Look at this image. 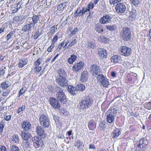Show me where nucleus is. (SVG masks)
<instances>
[{
  "mask_svg": "<svg viewBox=\"0 0 151 151\" xmlns=\"http://www.w3.org/2000/svg\"><path fill=\"white\" fill-rule=\"evenodd\" d=\"M59 76L56 77V81L59 86L63 88L68 85V81L66 79L67 74L64 70L60 69L58 71Z\"/></svg>",
  "mask_w": 151,
  "mask_h": 151,
  "instance_id": "1",
  "label": "nucleus"
},
{
  "mask_svg": "<svg viewBox=\"0 0 151 151\" xmlns=\"http://www.w3.org/2000/svg\"><path fill=\"white\" fill-rule=\"evenodd\" d=\"M56 93V98L61 103L64 104L66 102V98L65 93L63 92V88L57 86L55 88Z\"/></svg>",
  "mask_w": 151,
  "mask_h": 151,
  "instance_id": "2",
  "label": "nucleus"
},
{
  "mask_svg": "<svg viewBox=\"0 0 151 151\" xmlns=\"http://www.w3.org/2000/svg\"><path fill=\"white\" fill-rule=\"evenodd\" d=\"M93 103V101L89 96H85L79 103L80 109H84L89 108Z\"/></svg>",
  "mask_w": 151,
  "mask_h": 151,
  "instance_id": "3",
  "label": "nucleus"
},
{
  "mask_svg": "<svg viewBox=\"0 0 151 151\" xmlns=\"http://www.w3.org/2000/svg\"><path fill=\"white\" fill-rule=\"evenodd\" d=\"M120 35L123 40L126 41L130 40L132 36L129 29L126 27L123 28L122 30L120 33Z\"/></svg>",
  "mask_w": 151,
  "mask_h": 151,
  "instance_id": "4",
  "label": "nucleus"
},
{
  "mask_svg": "<svg viewBox=\"0 0 151 151\" xmlns=\"http://www.w3.org/2000/svg\"><path fill=\"white\" fill-rule=\"evenodd\" d=\"M39 119L41 125L44 128L46 129L49 126L50 122L47 116L42 114L40 116Z\"/></svg>",
  "mask_w": 151,
  "mask_h": 151,
  "instance_id": "5",
  "label": "nucleus"
},
{
  "mask_svg": "<svg viewBox=\"0 0 151 151\" xmlns=\"http://www.w3.org/2000/svg\"><path fill=\"white\" fill-rule=\"evenodd\" d=\"M109 111V114L106 115V120L107 122L111 124L114 121V116L117 113V111L114 108H111Z\"/></svg>",
  "mask_w": 151,
  "mask_h": 151,
  "instance_id": "6",
  "label": "nucleus"
},
{
  "mask_svg": "<svg viewBox=\"0 0 151 151\" xmlns=\"http://www.w3.org/2000/svg\"><path fill=\"white\" fill-rule=\"evenodd\" d=\"M98 81L99 83L101 86L107 88L109 85V82L108 79L105 78L103 74L100 75L97 78Z\"/></svg>",
  "mask_w": 151,
  "mask_h": 151,
  "instance_id": "7",
  "label": "nucleus"
},
{
  "mask_svg": "<svg viewBox=\"0 0 151 151\" xmlns=\"http://www.w3.org/2000/svg\"><path fill=\"white\" fill-rule=\"evenodd\" d=\"M90 72L93 76L102 74L99 66L96 64L92 65L90 67Z\"/></svg>",
  "mask_w": 151,
  "mask_h": 151,
  "instance_id": "8",
  "label": "nucleus"
},
{
  "mask_svg": "<svg viewBox=\"0 0 151 151\" xmlns=\"http://www.w3.org/2000/svg\"><path fill=\"white\" fill-rule=\"evenodd\" d=\"M32 141L34 143V146L35 147H42L43 145V140L41 137L35 136L32 138Z\"/></svg>",
  "mask_w": 151,
  "mask_h": 151,
  "instance_id": "9",
  "label": "nucleus"
},
{
  "mask_svg": "<svg viewBox=\"0 0 151 151\" xmlns=\"http://www.w3.org/2000/svg\"><path fill=\"white\" fill-rule=\"evenodd\" d=\"M49 101L52 107L56 109H60L61 105L59 102L58 100L57 99L54 97H50Z\"/></svg>",
  "mask_w": 151,
  "mask_h": 151,
  "instance_id": "10",
  "label": "nucleus"
},
{
  "mask_svg": "<svg viewBox=\"0 0 151 151\" xmlns=\"http://www.w3.org/2000/svg\"><path fill=\"white\" fill-rule=\"evenodd\" d=\"M120 50L121 55L125 56H128L131 53V49L125 46H122Z\"/></svg>",
  "mask_w": 151,
  "mask_h": 151,
  "instance_id": "11",
  "label": "nucleus"
},
{
  "mask_svg": "<svg viewBox=\"0 0 151 151\" xmlns=\"http://www.w3.org/2000/svg\"><path fill=\"white\" fill-rule=\"evenodd\" d=\"M84 63L83 62L80 61L79 63H76L72 67V70L76 72H79L84 66Z\"/></svg>",
  "mask_w": 151,
  "mask_h": 151,
  "instance_id": "12",
  "label": "nucleus"
},
{
  "mask_svg": "<svg viewBox=\"0 0 151 151\" xmlns=\"http://www.w3.org/2000/svg\"><path fill=\"white\" fill-rule=\"evenodd\" d=\"M144 140H141L138 142L137 145V146L136 148L137 150L138 151H144L146 148V146L147 145L144 144Z\"/></svg>",
  "mask_w": 151,
  "mask_h": 151,
  "instance_id": "13",
  "label": "nucleus"
},
{
  "mask_svg": "<svg viewBox=\"0 0 151 151\" xmlns=\"http://www.w3.org/2000/svg\"><path fill=\"white\" fill-rule=\"evenodd\" d=\"M98 54L101 59H106L107 57L106 51L103 48H99L98 49Z\"/></svg>",
  "mask_w": 151,
  "mask_h": 151,
  "instance_id": "14",
  "label": "nucleus"
},
{
  "mask_svg": "<svg viewBox=\"0 0 151 151\" xmlns=\"http://www.w3.org/2000/svg\"><path fill=\"white\" fill-rule=\"evenodd\" d=\"M36 132L38 135L41 136L42 138L45 137V135L44 129L41 126H38L36 127Z\"/></svg>",
  "mask_w": 151,
  "mask_h": 151,
  "instance_id": "15",
  "label": "nucleus"
},
{
  "mask_svg": "<svg viewBox=\"0 0 151 151\" xmlns=\"http://www.w3.org/2000/svg\"><path fill=\"white\" fill-rule=\"evenodd\" d=\"M21 125L22 128L26 131H29L31 129V125L28 121H23L22 122Z\"/></svg>",
  "mask_w": 151,
  "mask_h": 151,
  "instance_id": "16",
  "label": "nucleus"
},
{
  "mask_svg": "<svg viewBox=\"0 0 151 151\" xmlns=\"http://www.w3.org/2000/svg\"><path fill=\"white\" fill-rule=\"evenodd\" d=\"M111 17L107 15L101 18L100 22L102 24L109 22L111 21Z\"/></svg>",
  "mask_w": 151,
  "mask_h": 151,
  "instance_id": "17",
  "label": "nucleus"
},
{
  "mask_svg": "<svg viewBox=\"0 0 151 151\" xmlns=\"http://www.w3.org/2000/svg\"><path fill=\"white\" fill-rule=\"evenodd\" d=\"M21 135L22 138L24 140H26V142L29 138H30L32 137V136L30 133L28 132H25L24 131H22Z\"/></svg>",
  "mask_w": 151,
  "mask_h": 151,
  "instance_id": "18",
  "label": "nucleus"
},
{
  "mask_svg": "<svg viewBox=\"0 0 151 151\" xmlns=\"http://www.w3.org/2000/svg\"><path fill=\"white\" fill-rule=\"evenodd\" d=\"M88 12L90 13L89 15L91 16L90 10H76L75 14V17L78 16L79 15L80 16H82L84 13H86Z\"/></svg>",
  "mask_w": 151,
  "mask_h": 151,
  "instance_id": "19",
  "label": "nucleus"
},
{
  "mask_svg": "<svg viewBox=\"0 0 151 151\" xmlns=\"http://www.w3.org/2000/svg\"><path fill=\"white\" fill-rule=\"evenodd\" d=\"M88 75L86 71H83L81 75L80 80L82 82L86 81L88 79Z\"/></svg>",
  "mask_w": 151,
  "mask_h": 151,
  "instance_id": "20",
  "label": "nucleus"
},
{
  "mask_svg": "<svg viewBox=\"0 0 151 151\" xmlns=\"http://www.w3.org/2000/svg\"><path fill=\"white\" fill-rule=\"evenodd\" d=\"M96 44L92 41H88L86 44V47L88 49H94L95 48Z\"/></svg>",
  "mask_w": 151,
  "mask_h": 151,
  "instance_id": "21",
  "label": "nucleus"
},
{
  "mask_svg": "<svg viewBox=\"0 0 151 151\" xmlns=\"http://www.w3.org/2000/svg\"><path fill=\"white\" fill-rule=\"evenodd\" d=\"M34 26L32 24V23L27 24L25 25L22 29V31L24 32L30 30V29Z\"/></svg>",
  "mask_w": 151,
  "mask_h": 151,
  "instance_id": "22",
  "label": "nucleus"
},
{
  "mask_svg": "<svg viewBox=\"0 0 151 151\" xmlns=\"http://www.w3.org/2000/svg\"><path fill=\"white\" fill-rule=\"evenodd\" d=\"M68 88V91L70 94L73 95H74L76 94V87L72 86H69Z\"/></svg>",
  "mask_w": 151,
  "mask_h": 151,
  "instance_id": "23",
  "label": "nucleus"
},
{
  "mask_svg": "<svg viewBox=\"0 0 151 151\" xmlns=\"http://www.w3.org/2000/svg\"><path fill=\"white\" fill-rule=\"evenodd\" d=\"M121 133V132L120 130L118 129H116L113 132V137L114 139H116L117 137L120 135Z\"/></svg>",
  "mask_w": 151,
  "mask_h": 151,
  "instance_id": "24",
  "label": "nucleus"
},
{
  "mask_svg": "<svg viewBox=\"0 0 151 151\" xmlns=\"http://www.w3.org/2000/svg\"><path fill=\"white\" fill-rule=\"evenodd\" d=\"M77 56L74 55H72L68 60V62L70 64H72L76 59Z\"/></svg>",
  "mask_w": 151,
  "mask_h": 151,
  "instance_id": "25",
  "label": "nucleus"
},
{
  "mask_svg": "<svg viewBox=\"0 0 151 151\" xmlns=\"http://www.w3.org/2000/svg\"><path fill=\"white\" fill-rule=\"evenodd\" d=\"M88 127L90 130H93L94 129L96 128L95 122L91 120L90 121L88 124Z\"/></svg>",
  "mask_w": 151,
  "mask_h": 151,
  "instance_id": "26",
  "label": "nucleus"
},
{
  "mask_svg": "<svg viewBox=\"0 0 151 151\" xmlns=\"http://www.w3.org/2000/svg\"><path fill=\"white\" fill-rule=\"evenodd\" d=\"M115 9H125L126 7L124 4L119 3L116 5Z\"/></svg>",
  "mask_w": 151,
  "mask_h": 151,
  "instance_id": "27",
  "label": "nucleus"
},
{
  "mask_svg": "<svg viewBox=\"0 0 151 151\" xmlns=\"http://www.w3.org/2000/svg\"><path fill=\"white\" fill-rule=\"evenodd\" d=\"M106 27L107 30L109 31L114 30L116 29V27L115 25H107Z\"/></svg>",
  "mask_w": 151,
  "mask_h": 151,
  "instance_id": "28",
  "label": "nucleus"
},
{
  "mask_svg": "<svg viewBox=\"0 0 151 151\" xmlns=\"http://www.w3.org/2000/svg\"><path fill=\"white\" fill-rule=\"evenodd\" d=\"M27 63L26 60L25 59H22L20 60L18 64V66L21 68H22L24 65Z\"/></svg>",
  "mask_w": 151,
  "mask_h": 151,
  "instance_id": "29",
  "label": "nucleus"
},
{
  "mask_svg": "<svg viewBox=\"0 0 151 151\" xmlns=\"http://www.w3.org/2000/svg\"><path fill=\"white\" fill-rule=\"evenodd\" d=\"M66 3L65 2L60 4L58 6L57 9H67L66 6Z\"/></svg>",
  "mask_w": 151,
  "mask_h": 151,
  "instance_id": "30",
  "label": "nucleus"
},
{
  "mask_svg": "<svg viewBox=\"0 0 151 151\" xmlns=\"http://www.w3.org/2000/svg\"><path fill=\"white\" fill-rule=\"evenodd\" d=\"M111 61L114 63H118L119 60V57L117 55H115L113 56L111 58Z\"/></svg>",
  "mask_w": 151,
  "mask_h": 151,
  "instance_id": "31",
  "label": "nucleus"
},
{
  "mask_svg": "<svg viewBox=\"0 0 151 151\" xmlns=\"http://www.w3.org/2000/svg\"><path fill=\"white\" fill-rule=\"evenodd\" d=\"M22 17L16 16L13 18V22L15 24H17L19 21H22Z\"/></svg>",
  "mask_w": 151,
  "mask_h": 151,
  "instance_id": "32",
  "label": "nucleus"
},
{
  "mask_svg": "<svg viewBox=\"0 0 151 151\" xmlns=\"http://www.w3.org/2000/svg\"><path fill=\"white\" fill-rule=\"evenodd\" d=\"M39 19V17L37 15L34 16L32 18V20L33 22V23L32 24L34 26L35 24L37 23V21Z\"/></svg>",
  "mask_w": 151,
  "mask_h": 151,
  "instance_id": "33",
  "label": "nucleus"
},
{
  "mask_svg": "<svg viewBox=\"0 0 151 151\" xmlns=\"http://www.w3.org/2000/svg\"><path fill=\"white\" fill-rule=\"evenodd\" d=\"M76 87L78 90L81 91H83L85 89V86L81 84H77Z\"/></svg>",
  "mask_w": 151,
  "mask_h": 151,
  "instance_id": "34",
  "label": "nucleus"
},
{
  "mask_svg": "<svg viewBox=\"0 0 151 151\" xmlns=\"http://www.w3.org/2000/svg\"><path fill=\"white\" fill-rule=\"evenodd\" d=\"M8 83V82L7 81H6L3 82L1 83V86L4 90L6 89L9 87Z\"/></svg>",
  "mask_w": 151,
  "mask_h": 151,
  "instance_id": "35",
  "label": "nucleus"
},
{
  "mask_svg": "<svg viewBox=\"0 0 151 151\" xmlns=\"http://www.w3.org/2000/svg\"><path fill=\"white\" fill-rule=\"evenodd\" d=\"M75 146L79 148H81L83 147V145H82V143L79 140H77L75 144Z\"/></svg>",
  "mask_w": 151,
  "mask_h": 151,
  "instance_id": "36",
  "label": "nucleus"
},
{
  "mask_svg": "<svg viewBox=\"0 0 151 151\" xmlns=\"http://www.w3.org/2000/svg\"><path fill=\"white\" fill-rule=\"evenodd\" d=\"M99 128L102 130H103L106 127L105 122L103 121H101L99 124Z\"/></svg>",
  "mask_w": 151,
  "mask_h": 151,
  "instance_id": "37",
  "label": "nucleus"
},
{
  "mask_svg": "<svg viewBox=\"0 0 151 151\" xmlns=\"http://www.w3.org/2000/svg\"><path fill=\"white\" fill-rule=\"evenodd\" d=\"M14 33V32L11 31L6 36V40L7 41H8L10 39Z\"/></svg>",
  "mask_w": 151,
  "mask_h": 151,
  "instance_id": "38",
  "label": "nucleus"
},
{
  "mask_svg": "<svg viewBox=\"0 0 151 151\" xmlns=\"http://www.w3.org/2000/svg\"><path fill=\"white\" fill-rule=\"evenodd\" d=\"M50 32L51 34H53L57 30V27H55V26L54 25L51 27L50 29Z\"/></svg>",
  "mask_w": 151,
  "mask_h": 151,
  "instance_id": "39",
  "label": "nucleus"
},
{
  "mask_svg": "<svg viewBox=\"0 0 151 151\" xmlns=\"http://www.w3.org/2000/svg\"><path fill=\"white\" fill-rule=\"evenodd\" d=\"M19 140V138L18 135L15 134L14 135L13 137V139L12 140L15 143L17 142Z\"/></svg>",
  "mask_w": 151,
  "mask_h": 151,
  "instance_id": "40",
  "label": "nucleus"
},
{
  "mask_svg": "<svg viewBox=\"0 0 151 151\" xmlns=\"http://www.w3.org/2000/svg\"><path fill=\"white\" fill-rule=\"evenodd\" d=\"M42 61V59L40 58H39L35 62V64L36 66H38L41 63Z\"/></svg>",
  "mask_w": 151,
  "mask_h": 151,
  "instance_id": "41",
  "label": "nucleus"
},
{
  "mask_svg": "<svg viewBox=\"0 0 151 151\" xmlns=\"http://www.w3.org/2000/svg\"><path fill=\"white\" fill-rule=\"evenodd\" d=\"M11 151H19V149L18 147L15 145H12L11 147Z\"/></svg>",
  "mask_w": 151,
  "mask_h": 151,
  "instance_id": "42",
  "label": "nucleus"
},
{
  "mask_svg": "<svg viewBox=\"0 0 151 151\" xmlns=\"http://www.w3.org/2000/svg\"><path fill=\"white\" fill-rule=\"evenodd\" d=\"M58 33H56L55 35L54 36L52 40V44H53L54 45L55 43L56 42L58 39Z\"/></svg>",
  "mask_w": 151,
  "mask_h": 151,
  "instance_id": "43",
  "label": "nucleus"
},
{
  "mask_svg": "<svg viewBox=\"0 0 151 151\" xmlns=\"http://www.w3.org/2000/svg\"><path fill=\"white\" fill-rule=\"evenodd\" d=\"M26 90V88L25 87H23L21 88L19 92V96L18 97H19L20 95H21L24 93L25 92Z\"/></svg>",
  "mask_w": 151,
  "mask_h": 151,
  "instance_id": "44",
  "label": "nucleus"
},
{
  "mask_svg": "<svg viewBox=\"0 0 151 151\" xmlns=\"http://www.w3.org/2000/svg\"><path fill=\"white\" fill-rule=\"evenodd\" d=\"M130 1L132 4L136 6L140 3L139 0H130Z\"/></svg>",
  "mask_w": 151,
  "mask_h": 151,
  "instance_id": "45",
  "label": "nucleus"
},
{
  "mask_svg": "<svg viewBox=\"0 0 151 151\" xmlns=\"http://www.w3.org/2000/svg\"><path fill=\"white\" fill-rule=\"evenodd\" d=\"M77 40L76 39H74V40H73L69 44L67 47L69 48V47H71L73 46L76 43Z\"/></svg>",
  "mask_w": 151,
  "mask_h": 151,
  "instance_id": "46",
  "label": "nucleus"
},
{
  "mask_svg": "<svg viewBox=\"0 0 151 151\" xmlns=\"http://www.w3.org/2000/svg\"><path fill=\"white\" fill-rule=\"evenodd\" d=\"M53 117L55 123L57 124L58 122L59 117L58 116L54 114L53 115Z\"/></svg>",
  "mask_w": 151,
  "mask_h": 151,
  "instance_id": "47",
  "label": "nucleus"
},
{
  "mask_svg": "<svg viewBox=\"0 0 151 151\" xmlns=\"http://www.w3.org/2000/svg\"><path fill=\"white\" fill-rule=\"evenodd\" d=\"M96 30L99 33H100L103 31V30L101 26L96 27Z\"/></svg>",
  "mask_w": 151,
  "mask_h": 151,
  "instance_id": "48",
  "label": "nucleus"
},
{
  "mask_svg": "<svg viewBox=\"0 0 151 151\" xmlns=\"http://www.w3.org/2000/svg\"><path fill=\"white\" fill-rule=\"evenodd\" d=\"M109 1L111 4H114L120 2L121 0H109Z\"/></svg>",
  "mask_w": 151,
  "mask_h": 151,
  "instance_id": "49",
  "label": "nucleus"
},
{
  "mask_svg": "<svg viewBox=\"0 0 151 151\" xmlns=\"http://www.w3.org/2000/svg\"><path fill=\"white\" fill-rule=\"evenodd\" d=\"M4 123L3 122L0 123V132H2L3 131L4 127Z\"/></svg>",
  "mask_w": 151,
  "mask_h": 151,
  "instance_id": "50",
  "label": "nucleus"
},
{
  "mask_svg": "<svg viewBox=\"0 0 151 151\" xmlns=\"http://www.w3.org/2000/svg\"><path fill=\"white\" fill-rule=\"evenodd\" d=\"M54 45L52 43L51 45L48 48L47 50L48 52H51L52 49L54 47Z\"/></svg>",
  "mask_w": 151,
  "mask_h": 151,
  "instance_id": "51",
  "label": "nucleus"
},
{
  "mask_svg": "<svg viewBox=\"0 0 151 151\" xmlns=\"http://www.w3.org/2000/svg\"><path fill=\"white\" fill-rule=\"evenodd\" d=\"M11 118V116L10 115L6 116H4V119L5 120H6L7 121H9Z\"/></svg>",
  "mask_w": 151,
  "mask_h": 151,
  "instance_id": "52",
  "label": "nucleus"
},
{
  "mask_svg": "<svg viewBox=\"0 0 151 151\" xmlns=\"http://www.w3.org/2000/svg\"><path fill=\"white\" fill-rule=\"evenodd\" d=\"M125 10H115V11H114L115 13L118 14H122L124 13L125 12Z\"/></svg>",
  "mask_w": 151,
  "mask_h": 151,
  "instance_id": "53",
  "label": "nucleus"
},
{
  "mask_svg": "<svg viewBox=\"0 0 151 151\" xmlns=\"http://www.w3.org/2000/svg\"><path fill=\"white\" fill-rule=\"evenodd\" d=\"M78 31V29L76 27L71 32V34L73 35L75 34Z\"/></svg>",
  "mask_w": 151,
  "mask_h": 151,
  "instance_id": "54",
  "label": "nucleus"
},
{
  "mask_svg": "<svg viewBox=\"0 0 151 151\" xmlns=\"http://www.w3.org/2000/svg\"><path fill=\"white\" fill-rule=\"evenodd\" d=\"M35 70L36 72H39L41 70V68L40 66L37 67L36 66L35 68Z\"/></svg>",
  "mask_w": 151,
  "mask_h": 151,
  "instance_id": "55",
  "label": "nucleus"
},
{
  "mask_svg": "<svg viewBox=\"0 0 151 151\" xmlns=\"http://www.w3.org/2000/svg\"><path fill=\"white\" fill-rule=\"evenodd\" d=\"M132 10L131 11H129V12L130 14V15L131 17L132 18H135V15L133 13V12H132Z\"/></svg>",
  "mask_w": 151,
  "mask_h": 151,
  "instance_id": "56",
  "label": "nucleus"
},
{
  "mask_svg": "<svg viewBox=\"0 0 151 151\" xmlns=\"http://www.w3.org/2000/svg\"><path fill=\"white\" fill-rule=\"evenodd\" d=\"M94 7L93 3L91 2L88 4V8L89 9H92Z\"/></svg>",
  "mask_w": 151,
  "mask_h": 151,
  "instance_id": "57",
  "label": "nucleus"
},
{
  "mask_svg": "<svg viewBox=\"0 0 151 151\" xmlns=\"http://www.w3.org/2000/svg\"><path fill=\"white\" fill-rule=\"evenodd\" d=\"M96 148V147L95 146H94V145H93L92 144H90L89 145V150L91 149H94Z\"/></svg>",
  "mask_w": 151,
  "mask_h": 151,
  "instance_id": "58",
  "label": "nucleus"
},
{
  "mask_svg": "<svg viewBox=\"0 0 151 151\" xmlns=\"http://www.w3.org/2000/svg\"><path fill=\"white\" fill-rule=\"evenodd\" d=\"M0 151H7L6 147L3 146L0 148Z\"/></svg>",
  "mask_w": 151,
  "mask_h": 151,
  "instance_id": "59",
  "label": "nucleus"
},
{
  "mask_svg": "<svg viewBox=\"0 0 151 151\" xmlns=\"http://www.w3.org/2000/svg\"><path fill=\"white\" fill-rule=\"evenodd\" d=\"M5 73V70L2 69L0 70V75L3 76Z\"/></svg>",
  "mask_w": 151,
  "mask_h": 151,
  "instance_id": "60",
  "label": "nucleus"
},
{
  "mask_svg": "<svg viewBox=\"0 0 151 151\" xmlns=\"http://www.w3.org/2000/svg\"><path fill=\"white\" fill-rule=\"evenodd\" d=\"M148 37L149 38V40L150 42H151V29L149 31V34Z\"/></svg>",
  "mask_w": 151,
  "mask_h": 151,
  "instance_id": "61",
  "label": "nucleus"
},
{
  "mask_svg": "<svg viewBox=\"0 0 151 151\" xmlns=\"http://www.w3.org/2000/svg\"><path fill=\"white\" fill-rule=\"evenodd\" d=\"M58 137L62 139H63L64 138V136L63 134H59L58 135Z\"/></svg>",
  "mask_w": 151,
  "mask_h": 151,
  "instance_id": "62",
  "label": "nucleus"
},
{
  "mask_svg": "<svg viewBox=\"0 0 151 151\" xmlns=\"http://www.w3.org/2000/svg\"><path fill=\"white\" fill-rule=\"evenodd\" d=\"M69 42V41L68 40L66 41V44L65 45L63 46V48L64 49V50H65L66 48V46L67 45V44Z\"/></svg>",
  "mask_w": 151,
  "mask_h": 151,
  "instance_id": "63",
  "label": "nucleus"
},
{
  "mask_svg": "<svg viewBox=\"0 0 151 151\" xmlns=\"http://www.w3.org/2000/svg\"><path fill=\"white\" fill-rule=\"evenodd\" d=\"M102 41L103 42H106L107 40V39L105 37H103L102 38Z\"/></svg>",
  "mask_w": 151,
  "mask_h": 151,
  "instance_id": "64",
  "label": "nucleus"
}]
</instances>
